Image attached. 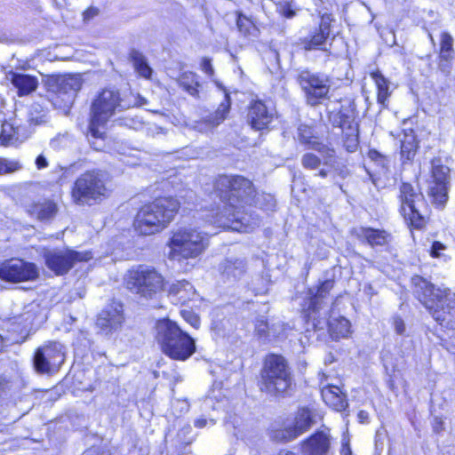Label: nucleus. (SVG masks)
<instances>
[{"instance_id":"f257e3e1","label":"nucleus","mask_w":455,"mask_h":455,"mask_svg":"<svg viewBox=\"0 0 455 455\" xmlns=\"http://www.w3.org/2000/svg\"><path fill=\"white\" fill-rule=\"evenodd\" d=\"M215 193L222 206L218 211H209L205 215L206 222L224 229L237 232H250L260 223L259 215L248 209L254 200V188L250 180L239 175H221L214 183Z\"/></svg>"},{"instance_id":"f03ea898","label":"nucleus","mask_w":455,"mask_h":455,"mask_svg":"<svg viewBox=\"0 0 455 455\" xmlns=\"http://www.w3.org/2000/svg\"><path fill=\"white\" fill-rule=\"evenodd\" d=\"M413 293L432 317L441 325L453 328L455 293L443 286H435L421 276L412 277Z\"/></svg>"},{"instance_id":"7ed1b4c3","label":"nucleus","mask_w":455,"mask_h":455,"mask_svg":"<svg viewBox=\"0 0 455 455\" xmlns=\"http://www.w3.org/2000/svg\"><path fill=\"white\" fill-rule=\"evenodd\" d=\"M180 204L173 197H160L143 205L133 220L134 230L140 235L160 233L173 220Z\"/></svg>"},{"instance_id":"20e7f679","label":"nucleus","mask_w":455,"mask_h":455,"mask_svg":"<svg viewBox=\"0 0 455 455\" xmlns=\"http://www.w3.org/2000/svg\"><path fill=\"white\" fill-rule=\"evenodd\" d=\"M156 339L163 352L174 360L185 361L196 351L194 339L169 319L156 323Z\"/></svg>"},{"instance_id":"39448f33","label":"nucleus","mask_w":455,"mask_h":455,"mask_svg":"<svg viewBox=\"0 0 455 455\" xmlns=\"http://www.w3.org/2000/svg\"><path fill=\"white\" fill-rule=\"evenodd\" d=\"M209 245V234L196 227H181L172 233L167 243L171 260L182 261L201 256Z\"/></svg>"},{"instance_id":"423d86ee","label":"nucleus","mask_w":455,"mask_h":455,"mask_svg":"<svg viewBox=\"0 0 455 455\" xmlns=\"http://www.w3.org/2000/svg\"><path fill=\"white\" fill-rule=\"evenodd\" d=\"M134 101L121 97L118 90H103L92 104V116L89 131L93 138H102L105 133V125L108 119L116 112L123 111L134 105Z\"/></svg>"},{"instance_id":"0eeeda50","label":"nucleus","mask_w":455,"mask_h":455,"mask_svg":"<svg viewBox=\"0 0 455 455\" xmlns=\"http://www.w3.org/2000/svg\"><path fill=\"white\" fill-rule=\"evenodd\" d=\"M107 174L100 171L86 172L80 175L72 188V198L77 204H91L108 196Z\"/></svg>"},{"instance_id":"6e6552de","label":"nucleus","mask_w":455,"mask_h":455,"mask_svg":"<svg viewBox=\"0 0 455 455\" xmlns=\"http://www.w3.org/2000/svg\"><path fill=\"white\" fill-rule=\"evenodd\" d=\"M291 387V378L285 359L277 355H268L261 373V390L269 394H283Z\"/></svg>"},{"instance_id":"1a4fd4ad","label":"nucleus","mask_w":455,"mask_h":455,"mask_svg":"<svg viewBox=\"0 0 455 455\" xmlns=\"http://www.w3.org/2000/svg\"><path fill=\"white\" fill-rule=\"evenodd\" d=\"M126 284L132 292L151 299L163 291L164 278L154 267L140 266L129 272Z\"/></svg>"},{"instance_id":"9d476101","label":"nucleus","mask_w":455,"mask_h":455,"mask_svg":"<svg viewBox=\"0 0 455 455\" xmlns=\"http://www.w3.org/2000/svg\"><path fill=\"white\" fill-rule=\"evenodd\" d=\"M333 284V281L325 280L317 287L309 290L307 307L303 310L307 322H311L315 328H322V322L318 318L323 315V319H325L329 314L330 299L328 296Z\"/></svg>"},{"instance_id":"9b49d317","label":"nucleus","mask_w":455,"mask_h":455,"mask_svg":"<svg viewBox=\"0 0 455 455\" xmlns=\"http://www.w3.org/2000/svg\"><path fill=\"white\" fill-rule=\"evenodd\" d=\"M44 259L47 267L57 275L68 273L76 262H86L92 259L89 251H76L70 249L45 250Z\"/></svg>"},{"instance_id":"f8f14e48","label":"nucleus","mask_w":455,"mask_h":455,"mask_svg":"<svg viewBox=\"0 0 455 455\" xmlns=\"http://www.w3.org/2000/svg\"><path fill=\"white\" fill-rule=\"evenodd\" d=\"M64 360L63 346L59 342H49L36 349L34 367L37 372L49 373L57 371Z\"/></svg>"},{"instance_id":"ddd939ff","label":"nucleus","mask_w":455,"mask_h":455,"mask_svg":"<svg viewBox=\"0 0 455 455\" xmlns=\"http://www.w3.org/2000/svg\"><path fill=\"white\" fill-rule=\"evenodd\" d=\"M299 82L306 93L307 101L315 106L325 99L330 91V81L327 76L302 71L299 76Z\"/></svg>"},{"instance_id":"4468645a","label":"nucleus","mask_w":455,"mask_h":455,"mask_svg":"<svg viewBox=\"0 0 455 455\" xmlns=\"http://www.w3.org/2000/svg\"><path fill=\"white\" fill-rule=\"evenodd\" d=\"M401 213L405 220L416 228L420 227L422 218L419 206L423 202V196L410 183H403L400 188Z\"/></svg>"},{"instance_id":"2eb2a0df","label":"nucleus","mask_w":455,"mask_h":455,"mask_svg":"<svg viewBox=\"0 0 455 455\" xmlns=\"http://www.w3.org/2000/svg\"><path fill=\"white\" fill-rule=\"evenodd\" d=\"M312 424V411L307 408L299 409L292 420L286 421L283 428L273 431L272 438L278 442L291 441L306 432Z\"/></svg>"},{"instance_id":"dca6fc26","label":"nucleus","mask_w":455,"mask_h":455,"mask_svg":"<svg viewBox=\"0 0 455 455\" xmlns=\"http://www.w3.org/2000/svg\"><path fill=\"white\" fill-rule=\"evenodd\" d=\"M38 269L34 263L12 259L0 265V278L8 282L33 281L38 277Z\"/></svg>"},{"instance_id":"f3484780","label":"nucleus","mask_w":455,"mask_h":455,"mask_svg":"<svg viewBox=\"0 0 455 455\" xmlns=\"http://www.w3.org/2000/svg\"><path fill=\"white\" fill-rule=\"evenodd\" d=\"M433 181L429 187V196L435 204L443 205L448 199V186L450 180V169L439 162L432 164Z\"/></svg>"},{"instance_id":"a211bd4d","label":"nucleus","mask_w":455,"mask_h":455,"mask_svg":"<svg viewBox=\"0 0 455 455\" xmlns=\"http://www.w3.org/2000/svg\"><path fill=\"white\" fill-rule=\"evenodd\" d=\"M81 86L82 79L78 75H68L57 78L55 98L52 99L53 104L57 105L60 100L64 108L69 107Z\"/></svg>"},{"instance_id":"6ab92c4d","label":"nucleus","mask_w":455,"mask_h":455,"mask_svg":"<svg viewBox=\"0 0 455 455\" xmlns=\"http://www.w3.org/2000/svg\"><path fill=\"white\" fill-rule=\"evenodd\" d=\"M298 138L300 143L307 145L308 148L317 150L321 154L324 165H328L331 168L338 166L334 149L321 144L318 139L314 136L311 127L300 125L298 128Z\"/></svg>"},{"instance_id":"aec40b11","label":"nucleus","mask_w":455,"mask_h":455,"mask_svg":"<svg viewBox=\"0 0 455 455\" xmlns=\"http://www.w3.org/2000/svg\"><path fill=\"white\" fill-rule=\"evenodd\" d=\"M124 322L123 306L116 301L108 304L99 315L96 324L105 334L116 331Z\"/></svg>"},{"instance_id":"412c9836","label":"nucleus","mask_w":455,"mask_h":455,"mask_svg":"<svg viewBox=\"0 0 455 455\" xmlns=\"http://www.w3.org/2000/svg\"><path fill=\"white\" fill-rule=\"evenodd\" d=\"M275 116V109L262 100H254L251 103L248 111V120L255 130L267 128Z\"/></svg>"},{"instance_id":"4be33fe9","label":"nucleus","mask_w":455,"mask_h":455,"mask_svg":"<svg viewBox=\"0 0 455 455\" xmlns=\"http://www.w3.org/2000/svg\"><path fill=\"white\" fill-rule=\"evenodd\" d=\"M331 447V435L329 429L316 431L301 443L303 455H328Z\"/></svg>"},{"instance_id":"5701e85b","label":"nucleus","mask_w":455,"mask_h":455,"mask_svg":"<svg viewBox=\"0 0 455 455\" xmlns=\"http://www.w3.org/2000/svg\"><path fill=\"white\" fill-rule=\"evenodd\" d=\"M168 295L175 304L185 305L199 300V295L195 287L186 280L172 283L168 288Z\"/></svg>"},{"instance_id":"b1692460","label":"nucleus","mask_w":455,"mask_h":455,"mask_svg":"<svg viewBox=\"0 0 455 455\" xmlns=\"http://www.w3.org/2000/svg\"><path fill=\"white\" fill-rule=\"evenodd\" d=\"M331 120L334 125L342 129H349L351 133L347 136L345 146L348 152H355L358 146L357 128L354 124V116L352 114L344 113L342 111L333 114Z\"/></svg>"},{"instance_id":"393cba45","label":"nucleus","mask_w":455,"mask_h":455,"mask_svg":"<svg viewBox=\"0 0 455 455\" xmlns=\"http://www.w3.org/2000/svg\"><path fill=\"white\" fill-rule=\"evenodd\" d=\"M215 84L218 88H220L221 91H223V92H224L223 100L220 103L217 110L213 114H211L210 116H208L206 119H204L205 127L202 128L199 125L197 126V128L200 131L206 132L208 130H212L214 127L220 125L227 118V116L229 113V109H230V106H231V100H230L229 93L227 92V90L223 87V85L220 82L215 81Z\"/></svg>"},{"instance_id":"a878e982","label":"nucleus","mask_w":455,"mask_h":455,"mask_svg":"<svg viewBox=\"0 0 455 455\" xmlns=\"http://www.w3.org/2000/svg\"><path fill=\"white\" fill-rule=\"evenodd\" d=\"M321 395L324 403L337 411H342L347 407L345 395L336 385L322 383Z\"/></svg>"},{"instance_id":"bb28decb","label":"nucleus","mask_w":455,"mask_h":455,"mask_svg":"<svg viewBox=\"0 0 455 455\" xmlns=\"http://www.w3.org/2000/svg\"><path fill=\"white\" fill-rule=\"evenodd\" d=\"M322 322V328L328 325L329 332L333 339L347 338L350 333L351 324L350 322L343 317H329L323 319V315L318 318Z\"/></svg>"},{"instance_id":"cd10ccee","label":"nucleus","mask_w":455,"mask_h":455,"mask_svg":"<svg viewBox=\"0 0 455 455\" xmlns=\"http://www.w3.org/2000/svg\"><path fill=\"white\" fill-rule=\"evenodd\" d=\"M8 79L18 90L19 96H24L31 93L38 85L37 79L35 76L27 74L11 73Z\"/></svg>"},{"instance_id":"c85d7f7f","label":"nucleus","mask_w":455,"mask_h":455,"mask_svg":"<svg viewBox=\"0 0 455 455\" xmlns=\"http://www.w3.org/2000/svg\"><path fill=\"white\" fill-rule=\"evenodd\" d=\"M353 233L357 238L366 241L371 246L384 245L387 242V234L383 230L360 227L355 228Z\"/></svg>"},{"instance_id":"c756f323","label":"nucleus","mask_w":455,"mask_h":455,"mask_svg":"<svg viewBox=\"0 0 455 455\" xmlns=\"http://www.w3.org/2000/svg\"><path fill=\"white\" fill-rule=\"evenodd\" d=\"M371 77L374 81L377 87L378 103L383 106V108L387 107L388 98L392 93L390 81L387 79L379 71L371 73Z\"/></svg>"},{"instance_id":"7c9ffc66","label":"nucleus","mask_w":455,"mask_h":455,"mask_svg":"<svg viewBox=\"0 0 455 455\" xmlns=\"http://www.w3.org/2000/svg\"><path fill=\"white\" fill-rule=\"evenodd\" d=\"M29 215L36 217L40 220H48L53 218L57 212V206L51 201L31 204L28 208Z\"/></svg>"},{"instance_id":"2f4dec72","label":"nucleus","mask_w":455,"mask_h":455,"mask_svg":"<svg viewBox=\"0 0 455 455\" xmlns=\"http://www.w3.org/2000/svg\"><path fill=\"white\" fill-rule=\"evenodd\" d=\"M222 275L228 278H239L245 271V262L241 259H226L220 267Z\"/></svg>"},{"instance_id":"473e14b6","label":"nucleus","mask_w":455,"mask_h":455,"mask_svg":"<svg viewBox=\"0 0 455 455\" xmlns=\"http://www.w3.org/2000/svg\"><path fill=\"white\" fill-rule=\"evenodd\" d=\"M418 144L412 131L404 132L401 140V157L404 160H411L417 151Z\"/></svg>"},{"instance_id":"72a5a7b5","label":"nucleus","mask_w":455,"mask_h":455,"mask_svg":"<svg viewBox=\"0 0 455 455\" xmlns=\"http://www.w3.org/2000/svg\"><path fill=\"white\" fill-rule=\"evenodd\" d=\"M20 132L19 126H15L10 122H4L0 130V144L7 146L15 143L20 139Z\"/></svg>"},{"instance_id":"f704fd0d","label":"nucleus","mask_w":455,"mask_h":455,"mask_svg":"<svg viewBox=\"0 0 455 455\" xmlns=\"http://www.w3.org/2000/svg\"><path fill=\"white\" fill-rule=\"evenodd\" d=\"M130 57L133 63V67L136 72L141 77L149 79L151 77L153 70L148 64L145 56L141 52L132 50L130 53Z\"/></svg>"},{"instance_id":"c9c22d12","label":"nucleus","mask_w":455,"mask_h":455,"mask_svg":"<svg viewBox=\"0 0 455 455\" xmlns=\"http://www.w3.org/2000/svg\"><path fill=\"white\" fill-rule=\"evenodd\" d=\"M179 84L188 94L196 97L198 95V87L200 84L197 80V76L193 72H184L179 78Z\"/></svg>"},{"instance_id":"e433bc0d","label":"nucleus","mask_w":455,"mask_h":455,"mask_svg":"<svg viewBox=\"0 0 455 455\" xmlns=\"http://www.w3.org/2000/svg\"><path fill=\"white\" fill-rule=\"evenodd\" d=\"M454 57L453 37L448 32L441 34L440 58L443 60H451Z\"/></svg>"},{"instance_id":"4c0bfd02","label":"nucleus","mask_w":455,"mask_h":455,"mask_svg":"<svg viewBox=\"0 0 455 455\" xmlns=\"http://www.w3.org/2000/svg\"><path fill=\"white\" fill-rule=\"evenodd\" d=\"M228 400L225 397L218 399L215 390H212V394L204 400L202 411L204 412H208L211 409L212 411H221L225 409Z\"/></svg>"},{"instance_id":"58836bf2","label":"nucleus","mask_w":455,"mask_h":455,"mask_svg":"<svg viewBox=\"0 0 455 455\" xmlns=\"http://www.w3.org/2000/svg\"><path fill=\"white\" fill-rule=\"evenodd\" d=\"M236 25L241 33L245 36H256L258 29L253 22L246 16L239 13L236 20Z\"/></svg>"},{"instance_id":"ea45409f","label":"nucleus","mask_w":455,"mask_h":455,"mask_svg":"<svg viewBox=\"0 0 455 455\" xmlns=\"http://www.w3.org/2000/svg\"><path fill=\"white\" fill-rule=\"evenodd\" d=\"M255 331L259 338L270 339V337L279 336V333L276 332L274 327H268L267 321L263 317L257 319Z\"/></svg>"},{"instance_id":"a19ab883","label":"nucleus","mask_w":455,"mask_h":455,"mask_svg":"<svg viewBox=\"0 0 455 455\" xmlns=\"http://www.w3.org/2000/svg\"><path fill=\"white\" fill-rule=\"evenodd\" d=\"M330 35L317 29L314 35L305 42L306 50L320 49L323 45Z\"/></svg>"},{"instance_id":"79ce46f5","label":"nucleus","mask_w":455,"mask_h":455,"mask_svg":"<svg viewBox=\"0 0 455 455\" xmlns=\"http://www.w3.org/2000/svg\"><path fill=\"white\" fill-rule=\"evenodd\" d=\"M22 168L19 161L0 157V175L15 172Z\"/></svg>"},{"instance_id":"37998d69","label":"nucleus","mask_w":455,"mask_h":455,"mask_svg":"<svg viewBox=\"0 0 455 455\" xmlns=\"http://www.w3.org/2000/svg\"><path fill=\"white\" fill-rule=\"evenodd\" d=\"M225 424L227 430L230 431L235 436L238 437L240 434V427L242 424L241 419L236 416H229V418L226 419Z\"/></svg>"},{"instance_id":"c03bdc74","label":"nucleus","mask_w":455,"mask_h":455,"mask_svg":"<svg viewBox=\"0 0 455 455\" xmlns=\"http://www.w3.org/2000/svg\"><path fill=\"white\" fill-rule=\"evenodd\" d=\"M255 204L267 211L273 210L275 206V201L271 195L258 196Z\"/></svg>"},{"instance_id":"a18cd8bd","label":"nucleus","mask_w":455,"mask_h":455,"mask_svg":"<svg viewBox=\"0 0 455 455\" xmlns=\"http://www.w3.org/2000/svg\"><path fill=\"white\" fill-rule=\"evenodd\" d=\"M320 163V158L311 153L305 154L302 157V165L307 169H316Z\"/></svg>"},{"instance_id":"49530a36","label":"nucleus","mask_w":455,"mask_h":455,"mask_svg":"<svg viewBox=\"0 0 455 455\" xmlns=\"http://www.w3.org/2000/svg\"><path fill=\"white\" fill-rule=\"evenodd\" d=\"M180 314L182 318L192 327L195 329H198L200 327V319L196 313L190 310H182Z\"/></svg>"},{"instance_id":"de8ad7c7","label":"nucleus","mask_w":455,"mask_h":455,"mask_svg":"<svg viewBox=\"0 0 455 455\" xmlns=\"http://www.w3.org/2000/svg\"><path fill=\"white\" fill-rule=\"evenodd\" d=\"M332 21V17L329 13H324L321 17V22L319 26V30L323 31L325 34L330 35L331 31V23Z\"/></svg>"},{"instance_id":"09e8293b","label":"nucleus","mask_w":455,"mask_h":455,"mask_svg":"<svg viewBox=\"0 0 455 455\" xmlns=\"http://www.w3.org/2000/svg\"><path fill=\"white\" fill-rule=\"evenodd\" d=\"M189 404L186 400H176L172 404L173 413L179 411L180 414L187 412L188 411Z\"/></svg>"},{"instance_id":"8fccbe9b","label":"nucleus","mask_w":455,"mask_h":455,"mask_svg":"<svg viewBox=\"0 0 455 455\" xmlns=\"http://www.w3.org/2000/svg\"><path fill=\"white\" fill-rule=\"evenodd\" d=\"M393 326H394V329H395V331L398 334V335H404L405 334V323H404V321L399 317V316H395L393 318Z\"/></svg>"},{"instance_id":"3c124183","label":"nucleus","mask_w":455,"mask_h":455,"mask_svg":"<svg viewBox=\"0 0 455 455\" xmlns=\"http://www.w3.org/2000/svg\"><path fill=\"white\" fill-rule=\"evenodd\" d=\"M445 250L446 247L444 244L440 242H435L432 244L430 254L432 257L440 258L443 255V251Z\"/></svg>"},{"instance_id":"603ef678","label":"nucleus","mask_w":455,"mask_h":455,"mask_svg":"<svg viewBox=\"0 0 455 455\" xmlns=\"http://www.w3.org/2000/svg\"><path fill=\"white\" fill-rule=\"evenodd\" d=\"M215 424V419L213 418H198L194 421V425L197 428H203L207 426H213Z\"/></svg>"},{"instance_id":"864d4df0","label":"nucleus","mask_w":455,"mask_h":455,"mask_svg":"<svg viewBox=\"0 0 455 455\" xmlns=\"http://www.w3.org/2000/svg\"><path fill=\"white\" fill-rule=\"evenodd\" d=\"M99 14V9L93 6L89 7L83 12L84 21H90Z\"/></svg>"},{"instance_id":"5fc2aeb1","label":"nucleus","mask_w":455,"mask_h":455,"mask_svg":"<svg viewBox=\"0 0 455 455\" xmlns=\"http://www.w3.org/2000/svg\"><path fill=\"white\" fill-rule=\"evenodd\" d=\"M201 67H202V70L205 74H207L209 76H213L214 70H213L212 65L211 63V60H209L207 58L203 59Z\"/></svg>"},{"instance_id":"6e6d98bb","label":"nucleus","mask_w":455,"mask_h":455,"mask_svg":"<svg viewBox=\"0 0 455 455\" xmlns=\"http://www.w3.org/2000/svg\"><path fill=\"white\" fill-rule=\"evenodd\" d=\"M349 438L344 436L342 438V443H341V455H353L350 444H349Z\"/></svg>"},{"instance_id":"4d7b16f0","label":"nucleus","mask_w":455,"mask_h":455,"mask_svg":"<svg viewBox=\"0 0 455 455\" xmlns=\"http://www.w3.org/2000/svg\"><path fill=\"white\" fill-rule=\"evenodd\" d=\"M281 13L285 18L291 19L295 15V12L291 10L290 4H285L281 7Z\"/></svg>"},{"instance_id":"13d9d810","label":"nucleus","mask_w":455,"mask_h":455,"mask_svg":"<svg viewBox=\"0 0 455 455\" xmlns=\"http://www.w3.org/2000/svg\"><path fill=\"white\" fill-rule=\"evenodd\" d=\"M443 425H444L443 420L439 417H435L432 423L433 429L436 433H439L444 429Z\"/></svg>"},{"instance_id":"bf43d9fd","label":"nucleus","mask_w":455,"mask_h":455,"mask_svg":"<svg viewBox=\"0 0 455 455\" xmlns=\"http://www.w3.org/2000/svg\"><path fill=\"white\" fill-rule=\"evenodd\" d=\"M36 164L37 169H44V168L47 167L48 163H47L46 158L44 156L40 155L36 159Z\"/></svg>"},{"instance_id":"052dcab7","label":"nucleus","mask_w":455,"mask_h":455,"mask_svg":"<svg viewBox=\"0 0 455 455\" xmlns=\"http://www.w3.org/2000/svg\"><path fill=\"white\" fill-rule=\"evenodd\" d=\"M357 417L360 423H367L369 420V413L366 411H360Z\"/></svg>"},{"instance_id":"680f3d73","label":"nucleus","mask_w":455,"mask_h":455,"mask_svg":"<svg viewBox=\"0 0 455 455\" xmlns=\"http://www.w3.org/2000/svg\"><path fill=\"white\" fill-rule=\"evenodd\" d=\"M83 455H107L105 453H100L97 449L92 448L87 450Z\"/></svg>"},{"instance_id":"e2e57ef3","label":"nucleus","mask_w":455,"mask_h":455,"mask_svg":"<svg viewBox=\"0 0 455 455\" xmlns=\"http://www.w3.org/2000/svg\"><path fill=\"white\" fill-rule=\"evenodd\" d=\"M369 156L372 159H377L378 157L382 158V156L377 151H370Z\"/></svg>"},{"instance_id":"0e129e2a","label":"nucleus","mask_w":455,"mask_h":455,"mask_svg":"<svg viewBox=\"0 0 455 455\" xmlns=\"http://www.w3.org/2000/svg\"><path fill=\"white\" fill-rule=\"evenodd\" d=\"M186 196L188 197L189 199H194L195 198V193L191 190L188 191L186 193Z\"/></svg>"},{"instance_id":"69168bd1","label":"nucleus","mask_w":455,"mask_h":455,"mask_svg":"<svg viewBox=\"0 0 455 455\" xmlns=\"http://www.w3.org/2000/svg\"><path fill=\"white\" fill-rule=\"evenodd\" d=\"M319 176H321L322 178H325L327 176V171L325 170H321L318 173Z\"/></svg>"},{"instance_id":"338daca9","label":"nucleus","mask_w":455,"mask_h":455,"mask_svg":"<svg viewBox=\"0 0 455 455\" xmlns=\"http://www.w3.org/2000/svg\"><path fill=\"white\" fill-rule=\"evenodd\" d=\"M44 121V120L43 116H41L39 118H36L35 122H36V124H38L43 123Z\"/></svg>"},{"instance_id":"774afa93","label":"nucleus","mask_w":455,"mask_h":455,"mask_svg":"<svg viewBox=\"0 0 455 455\" xmlns=\"http://www.w3.org/2000/svg\"><path fill=\"white\" fill-rule=\"evenodd\" d=\"M3 103H4V100H3V99L0 97V108H2V106H3Z\"/></svg>"}]
</instances>
